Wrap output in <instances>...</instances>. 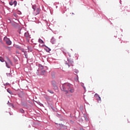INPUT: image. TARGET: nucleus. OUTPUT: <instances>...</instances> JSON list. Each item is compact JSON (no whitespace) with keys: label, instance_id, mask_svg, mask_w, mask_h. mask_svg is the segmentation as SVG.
Here are the masks:
<instances>
[{"label":"nucleus","instance_id":"nucleus-1","mask_svg":"<svg viewBox=\"0 0 130 130\" xmlns=\"http://www.w3.org/2000/svg\"><path fill=\"white\" fill-rule=\"evenodd\" d=\"M61 90L64 91V92H66V94H68L69 92L71 93H74V90L72 88V84L70 83H65L62 85Z\"/></svg>","mask_w":130,"mask_h":130},{"label":"nucleus","instance_id":"nucleus-2","mask_svg":"<svg viewBox=\"0 0 130 130\" xmlns=\"http://www.w3.org/2000/svg\"><path fill=\"white\" fill-rule=\"evenodd\" d=\"M4 41H5L6 44H7V45H11V44H12V42L11 41V40H10V39L7 38V37H5L4 38Z\"/></svg>","mask_w":130,"mask_h":130},{"label":"nucleus","instance_id":"nucleus-3","mask_svg":"<svg viewBox=\"0 0 130 130\" xmlns=\"http://www.w3.org/2000/svg\"><path fill=\"white\" fill-rule=\"evenodd\" d=\"M95 97L96 98V100H98V101H101V98H100L98 94L96 93L95 94Z\"/></svg>","mask_w":130,"mask_h":130},{"label":"nucleus","instance_id":"nucleus-4","mask_svg":"<svg viewBox=\"0 0 130 130\" xmlns=\"http://www.w3.org/2000/svg\"><path fill=\"white\" fill-rule=\"evenodd\" d=\"M52 84L55 89H57V86H56V82L55 81H52Z\"/></svg>","mask_w":130,"mask_h":130},{"label":"nucleus","instance_id":"nucleus-5","mask_svg":"<svg viewBox=\"0 0 130 130\" xmlns=\"http://www.w3.org/2000/svg\"><path fill=\"white\" fill-rule=\"evenodd\" d=\"M36 14L38 15L40 13V9L37 8V9H36Z\"/></svg>","mask_w":130,"mask_h":130},{"label":"nucleus","instance_id":"nucleus-6","mask_svg":"<svg viewBox=\"0 0 130 130\" xmlns=\"http://www.w3.org/2000/svg\"><path fill=\"white\" fill-rule=\"evenodd\" d=\"M24 36H25V37H26V38H31L30 37V36L29 35V33H28V32H25V33L24 34Z\"/></svg>","mask_w":130,"mask_h":130},{"label":"nucleus","instance_id":"nucleus-7","mask_svg":"<svg viewBox=\"0 0 130 130\" xmlns=\"http://www.w3.org/2000/svg\"><path fill=\"white\" fill-rule=\"evenodd\" d=\"M7 59L8 60V62H9L11 66H13V62H12V61H11V60L8 57H7Z\"/></svg>","mask_w":130,"mask_h":130},{"label":"nucleus","instance_id":"nucleus-8","mask_svg":"<svg viewBox=\"0 0 130 130\" xmlns=\"http://www.w3.org/2000/svg\"><path fill=\"white\" fill-rule=\"evenodd\" d=\"M0 61L2 62H4L5 61V59H4V58L2 56H0Z\"/></svg>","mask_w":130,"mask_h":130},{"label":"nucleus","instance_id":"nucleus-9","mask_svg":"<svg viewBox=\"0 0 130 130\" xmlns=\"http://www.w3.org/2000/svg\"><path fill=\"white\" fill-rule=\"evenodd\" d=\"M39 43H41V44H43V43H44L43 41L40 39H39Z\"/></svg>","mask_w":130,"mask_h":130},{"label":"nucleus","instance_id":"nucleus-10","mask_svg":"<svg viewBox=\"0 0 130 130\" xmlns=\"http://www.w3.org/2000/svg\"><path fill=\"white\" fill-rule=\"evenodd\" d=\"M68 60L70 63L71 64L72 66H73V63L74 62L73 61L70 60V59H68Z\"/></svg>","mask_w":130,"mask_h":130},{"label":"nucleus","instance_id":"nucleus-11","mask_svg":"<svg viewBox=\"0 0 130 130\" xmlns=\"http://www.w3.org/2000/svg\"><path fill=\"white\" fill-rule=\"evenodd\" d=\"M39 67L40 69H41V70H43L44 68L42 65L40 64V65H39Z\"/></svg>","mask_w":130,"mask_h":130},{"label":"nucleus","instance_id":"nucleus-12","mask_svg":"<svg viewBox=\"0 0 130 130\" xmlns=\"http://www.w3.org/2000/svg\"><path fill=\"white\" fill-rule=\"evenodd\" d=\"M45 73H46V72L45 71V70H44V71L41 72V74L42 75H45Z\"/></svg>","mask_w":130,"mask_h":130},{"label":"nucleus","instance_id":"nucleus-13","mask_svg":"<svg viewBox=\"0 0 130 130\" xmlns=\"http://www.w3.org/2000/svg\"><path fill=\"white\" fill-rule=\"evenodd\" d=\"M6 67L8 68H10V65L9 64V63H8V62H6Z\"/></svg>","mask_w":130,"mask_h":130},{"label":"nucleus","instance_id":"nucleus-14","mask_svg":"<svg viewBox=\"0 0 130 130\" xmlns=\"http://www.w3.org/2000/svg\"><path fill=\"white\" fill-rule=\"evenodd\" d=\"M13 4H14V6L15 7H16V6H17V1H14V2H13Z\"/></svg>","mask_w":130,"mask_h":130},{"label":"nucleus","instance_id":"nucleus-15","mask_svg":"<svg viewBox=\"0 0 130 130\" xmlns=\"http://www.w3.org/2000/svg\"><path fill=\"white\" fill-rule=\"evenodd\" d=\"M7 92H8L9 94H12V91H11L10 89H7Z\"/></svg>","mask_w":130,"mask_h":130},{"label":"nucleus","instance_id":"nucleus-16","mask_svg":"<svg viewBox=\"0 0 130 130\" xmlns=\"http://www.w3.org/2000/svg\"><path fill=\"white\" fill-rule=\"evenodd\" d=\"M65 63H66V64H68L69 68H70V67H71V65H70V64L68 63L67 62H66Z\"/></svg>","mask_w":130,"mask_h":130},{"label":"nucleus","instance_id":"nucleus-17","mask_svg":"<svg viewBox=\"0 0 130 130\" xmlns=\"http://www.w3.org/2000/svg\"><path fill=\"white\" fill-rule=\"evenodd\" d=\"M20 112H21V113H24V110H23V109H20Z\"/></svg>","mask_w":130,"mask_h":130},{"label":"nucleus","instance_id":"nucleus-18","mask_svg":"<svg viewBox=\"0 0 130 130\" xmlns=\"http://www.w3.org/2000/svg\"><path fill=\"white\" fill-rule=\"evenodd\" d=\"M32 9H34V11L36 10V6H33Z\"/></svg>","mask_w":130,"mask_h":130},{"label":"nucleus","instance_id":"nucleus-19","mask_svg":"<svg viewBox=\"0 0 130 130\" xmlns=\"http://www.w3.org/2000/svg\"><path fill=\"white\" fill-rule=\"evenodd\" d=\"M9 5H10V6H13V2H10V3H9Z\"/></svg>","mask_w":130,"mask_h":130},{"label":"nucleus","instance_id":"nucleus-20","mask_svg":"<svg viewBox=\"0 0 130 130\" xmlns=\"http://www.w3.org/2000/svg\"><path fill=\"white\" fill-rule=\"evenodd\" d=\"M9 106H13V104L10 103V104H9Z\"/></svg>","mask_w":130,"mask_h":130},{"label":"nucleus","instance_id":"nucleus-21","mask_svg":"<svg viewBox=\"0 0 130 130\" xmlns=\"http://www.w3.org/2000/svg\"><path fill=\"white\" fill-rule=\"evenodd\" d=\"M21 50L22 51V52H24V49H21Z\"/></svg>","mask_w":130,"mask_h":130},{"label":"nucleus","instance_id":"nucleus-22","mask_svg":"<svg viewBox=\"0 0 130 130\" xmlns=\"http://www.w3.org/2000/svg\"><path fill=\"white\" fill-rule=\"evenodd\" d=\"M80 130H85V129L84 128H80Z\"/></svg>","mask_w":130,"mask_h":130},{"label":"nucleus","instance_id":"nucleus-23","mask_svg":"<svg viewBox=\"0 0 130 130\" xmlns=\"http://www.w3.org/2000/svg\"><path fill=\"white\" fill-rule=\"evenodd\" d=\"M50 93H52V94L53 93V92H50Z\"/></svg>","mask_w":130,"mask_h":130},{"label":"nucleus","instance_id":"nucleus-24","mask_svg":"<svg viewBox=\"0 0 130 130\" xmlns=\"http://www.w3.org/2000/svg\"><path fill=\"white\" fill-rule=\"evenodd\" d=\"M84 89H86V87H84Z\"/></svg>","mask_w":130,"mask_h":130},{"label":"nucleus","instance_id":"nucleus-25","mask_svg":"<svg viewBox=\"0 0 130 130\" xmlns=\"http://www.w3.org/2000/svg\"><path fill=\"white\" fill-rule=\"evenodd\" d=\"M7 85H9V83H7Z\"/></svg>","mask_w":130,"mask_h":130}]
</instances>
